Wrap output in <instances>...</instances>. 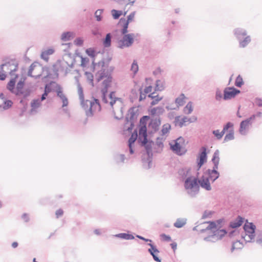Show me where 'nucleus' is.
Instances as JSON below:
<instances>
[{"mask_svg":"<svg viewBox=\"0 0 262 262\" xmlns=\"http://www.w3.org/2000/svg\"><path fill=\"white\" fill-rule=\"evenodd\" d=\"M96 79L98 82L101 81V91L103 94V100L104 102H107V101L105 100V95L113 84V77L111 73L108 69H103L96 73Z\"/></svg>","mask_w":262,"mask_h":262,"instance_id":"f257e3e1","label":"nucleus"},{"mask_svg":"<svg viewBox=\"0 0 262 262\" xmlns=\"http://www.w3.org/2000/svg\"><path fill=\"white\" fill-rule=\"evenodd\" d=\"M217 169L213 168V170L208 171L209 177L203 176L199 181L201 186L206 190H210L211 186L209 181H214L219 177V173L216 171Z\"/></svg>","mask_w":262,"mask_h":262,"instance_id":"f03ea898","label":"nucleus"},{"mask_svg":"<svg viewBox=\"0 0 262 262\" xmlns=\"http://www.w3.org/2000/svg\"><path fill=\"white\" fill-rule=\"evenodd\" d=\"M85 111H88V114L92 115L93 113L100 111L101 107L99 101L94 99L93 101L86 100L84 105H82Z\"/></svg>","mask_w":262,"mask_h":262,"instance_id":"7ed1b4c3","label":"nucleus"},{"mask_svg":"<svg viewBox=\"0 0 262 262\" xmlns=\"http://www.w3.org/2000/svg\"><path fill=\"white\" fill-rule=\"evenodd\" d=\"M70 67V65L64 60H58L53 64V70L56 74L59 72L67 73Z\"/></svg>","mask_w":262,"mask_h":262,"instance_id":"20e7f679","label":"nucleus"},{"mask_svg":"<svg viewBox=\"0 0 262 262\" xmlns=\"http://www.w3.org/2000/svg\"><path fill=\"white\" fill-rule=\"evenodd\" d=\"M244 229L246 233L244 238L245 241L250 242L255 236V226L251 223L247 222L245 223Z\"/></svg>","mask_w":262,"mask_h":262,"instance_id":"39448f33","label":"nucleus"},{"mask_svg":"<svg viewBox=\"0 0 262 262\" xmlns=\"http://www.w3.org/2000/svg\"><path fill=\"white\" fill-rule=\"evenodd\" d=\"M43 70V68L41 64L34 62L30 66L28 74L32 77L37 78L41 75Z\"/></svg>","mask_w":262,"mask_h":262,"instance_id":"423d86ee","label":"nucleus"},{"mask_svg":"<svg viewBox=\"0 0 262 262\" xmlns=\"http://www.w3.org/2000/svg\"><path fill=\"white\" fill-rule=\"evenodd\" d=\"M135 16V12H133L131 13L128 16L127 19L122 18L119 21V25L122 28V33L124 34L127 32V28L128 24L133 21L134 19Z\"/></svg>","mask_w":262,"mask_h":262,"instance_id":"0eeeda50","label":"nucleus"},{"mask_svg":"<svg viewBox=\"0 0 262 262\" xmlns=\"http://www.w3.org/2000/svg\"><path fill=\"white\" fill-rule=\"evenodd\" d=\"M199 181L196 178L191 177L186 179L185 182V187L186 189H198L199 188Z\"/></svg>","mask_w":262,"mask_h":262,"instance_id":"6e6552de","label":"nucleus"},{"mask_svg":"<svg viewBox=\"0 0 262 262\" xmlns=\"http://www.w3.org/2000/svg\"><path fill=\"white\" fill-rule=\"evenodd\" d=\"M205 224L208 225L206 227V229L212 230L214 233V235L221 237L226 234V231L225 230L216 229L217 227L214 222H207Z\"/></svg>","mask_w":262,"mask_h":262,"instance_id":"1a4fd4ad","label":"nucleus"},{"mask_svg":"<svg viewBox=\"0 0 262 262\" xmlns=\"http://www.w3.org/2000/svg\"><path fill=\"white\" fill-rule=\"evenodd\" d=\"M255 118V115H252L250 118L241 122L239 131L242 134H245L246 130L251 124V122Z\"/></svg>","mask_w":262,"mask_h":262,"instance_id":"9d476101","label":"nucleus"},{"mask_svg":"<svg viewBox=\"0 0 262 262\" xmlns=\"http://www.w3.org/2000/svg\"><path fill=\"white\" fill-rule=\"evenodd\" d=\"M135 35L133 34H128L124 36L123 39L120 40V47H129L132 45L134 41Z\"/></svg>","mask_w":262,"mask_h":262,"instance_id":"9b49d317","label":"nucleus"},{"mask_svg":"<svg viewBox=\"0 0 262 262\" xmlns=\"http://www.w3.org/2000/svg\"><path fill=\"white\" fill-rule=\"evenodd\" d=\"M239 90H237L233 88H228L224 91V99H229L234 97L236 94L239 93Z\"/></svg>","mask_w":262,"mask_h":262,"instance_id":"f8f14e48","label":"nucleus"},{"mask_svg":"<svg viewBox=\"0 0 262 262\" xmlns=\"http://www.w3.org/2000/svg\"><path fill=\"white\" fill-rule=\"evenodd\" d=\"M179 139L180 138H178L176 140H172L169 143L170 149L178 155H180V143Z\"/></svg>","mask_w":262,"mask_h":262,"instance_id":"ddd939ff","label":"nucleus"},{"mask_svg":"<svg viewBox=\"0 0 262 262\" xmlns=\"http://www.w3.org/2000/svg\"><path fill=\"white\" fill-rule=\"evenodd\" d=\"M232 127V123L231 122H228L223 128V129L222 131L220 132L219 130H215L213 131V135L216 137L217 139H221L224 134L225 133L226 131H227L229 129V127Z\"/></svg>","mask_w":262,"mask_h":262,"instance_id":"4468645a","label":"nucleus"},{"mask_svg":"<svg viewBox=\"0 0 262 262\" xmlns=\"http://www.w3.org/2000/svg\"><path fill=\"white\" fill-rule=\"evenodd\" d=\"M206 149L205 147H203L202 151L200 154L199 158V162L198 163L199 168H200L202 165L206 162Z\"/></svg>","mask_w":262,"mask_h":262,"instance_id":"2eb2a0df","label":"nucleus"},{"mask_svg":"<svg viewBox=\"0 0 262 262\" xmlns=\"http://www.w3.org/2000/svg\"><path fill=\"white\" fill-rule=\"evenodd\" d=\"M56 92L57 96L61 99L62 101V106H67L68 105V100L64 94L63 93L62 89L59 86Z\"/></svg>","mask_w":262,"mask_h":262,"instance_id":"dca6fc26","label":"nucleus"},{"mask_svg":"<svg viewBox=\"0 0 262 262\" xmlns=\"http://www.w3.org/2000/svg\"><path fill=\"white\" fill-rule=\"evenodd\" d=\"M149 245L150 246V248L149 249L148 251L151 254V255H152V256H153L154 260L156 261L160 262L161 260L157 256L159 251L152 244H149Z\"/></svg>","mask_w":262,"mask_h":262,"instance_id":"f3484780","label":"nucleus"},{"mask_svg":"<svg viewBox=\"0 0 262 262\" xmlns=\"http://www.w3.org/2000/svg\"><path fill=\"white\" fill-rule=\"evenodd\" d=\"M227 133L226 134L225 138L224 141L228 142L229 141L232 140L234 139V132L233 129V124L232 123V127H229L228 130L227 131Z\"/></svg>","mask_w":262,"mask_h":262,"instance_id":"a211bd4d","label":"nucleus"},{"mask_svg":"<svg viewBox=\"0 0 262 262\" xmlns=\"http://www.w3.org/2000/svg\"><path fill=\"white\" fill-rule=\"evenodd\" d=\"M54 53V50L53 48L48 49L42 52L41 57L43 60L48 61L49 58V56L52 55Z\"/></svg>","mask_w":262,"mask_h":262,"instance_id":"6ab92c4d","label":"nucleus"},{"mask_svg":"<svg viewBox=\"0 0 262 262\" xmlns=\"http://www.w3.org/2000/svg\"><path fill=\"white\" fill-rule=\"evenodd\" d=\"M137 133H133L128 140V146L129 148L130 153L133 154L134 153L132 145L134 143L137 138Z\"/></svg>","mask_w":262,"mask_h":262,"instance_id":"aec40b11","label":"nucleus"},{"mask_svg":"<svg viewBox=\"0 0 262 262\" xmlns=\"http://www.w3.org/2000/svg\"><path fill=\"white\" fill-rule=\"evenodd\" d=\"M139 137H143L144 138V142L145 143L147 142V129L146 126L144 125L142 126L139 129Z\"/></svg>","mask_w":262,"mask_h":262,"instance_id":"412c9836","label":"nucleus"},{"mask_svg":"<svg viewBox=\"0 0 262 262\" xmlns=\"http://www.w3.org/2000/svg\"><path fill=\"white\" fill-rule=\"evenodd\" d=\"M148 97L152 99V101L151 102V105L152 106L157 104L162 99V97H160L158 95H155V93L149 94L148 95Z\"/></svg>","mask_w":262,"mask_h":262,"instance_id":"4be33fe9","label":"nucleus"},{"mask_svg":"<svg viewBox=\"0 0 262 262\" xmlns=\"http://www.w3.org/2000/svg\"><path fill=\"white\" fill-rule=\"evenodd\" d=\"M243 223V219L241 217H238L236 220L230 223V226L233 228H235L241 226Z\"/></svg>","mask_w":262,"mask_h":262,"instance_id":"5701e85b","label":"nucleus"},{"mask_svg":"<svg viewBox=\"0 0 262 262\" xmlns=\"http://www.w3.org/2000/svg\"><path fill=\"white\" fill-rule=\"evenodd\" d=\"M105 100L107 101V103H110V105L112 107H113L114 104L116 102V100L117 98L115 97V94L114 92H111L109 96H108V99H110V101L107 100L106 97H105Z\"/></svg>","mask_w":262,"mask_h":262,"instance_id":"b1692460","label":"nucleus"},{"mask_svg":"<svg viewBox=\"0 0 262 262\" xmlns=\"http://www.w3.org/2000/svg\"><path fill=\"white\" fill-rule=\"evenodd\" d=\"M17 76H15L14 79H12L8 84L7 88L9 90H10L12 93L15 92V90L14 88L15 84V79L17 78Z\"/></svg>","mask_w":262,"mask_h":262,"instance_id":"393cba45","label":"nucleus"},{"mask_svg":"<svg viewBox=\"0 0 262 262\" xmlns=\"http://www.w3.org/2000/svg\"><path fill=\"white\" fill-rule=\"evenodd\" d=\"M111 13L114 19H118L121 15L123 14L125 15L126 14V12L123 13L122 11H118L115 9L112 10Z\"/></svg>","mask_w":262,"mask_h":262,"instance_id":"a878e982","label":"nucleus"},{"mask_svg":"<svg viewBox=\"0 0 262 262\" xmlns=\"http://www.w3.org/2000/svg\"><path fill=\"white\" fill-rule=\"evenodd\" d=\"M212 161L214 164L213 168L215 169H217L220 161V158L217 152H214Z\"/></svg>","mask_w":262,"mask_h":262,"instance_id":"bb28decb","label":"nucleus"},{"mask_svg":"<svg viewBox=\"0 0 262 262\" xmlns=\"http://www.w3.org/2000/svg\"><path fill=\"white\" fill-rule=\"evenodd\" d=\"M78 95L79 96V98L81 100V105H84V103L85 102V100L84 99V95H83V89L80 85H78Z\"/></svg>","mask_w":262,"mask_h":262,"instance_id":"cd10ccee","label":"nucleus"},{"mask_svg":"<svg viewBox=\"0 0 262 262\" xmlns=\"http://www.w3.org/2000/svg\"><path fill=\"white\" fill-rule=\"evenodd\" d=\"M23 86L24 82L19 81L17 84V87L15 90V92H14V93L17 95L23 94Z\"/></svg>","mask_w":262,"mask_h":262,"instance_id":"c85d7f7f","label":"nucleus"},{"mask_svg":"<svg viewBox=\"0 0 262 262\" xmlns=\"http://www.w3.org/2000/svg\"><path fill=\"white\" fill-rule=\"evenodd\" d=\"M73 38V33L71 32H66L64 33L61 35V40L62 41H66L70 40L71 38Z\"/></svg>","mask_w":262,"mask_h":262,"instance_id":"c756f323","label":"nucleus"},{"mask_svg":"<svg viewBox=\"0 0 262 262\" xmlns=\"http://www.w3.org/2000/svg\"><path fill=\"white\" fill-rule=\"evenodd\" d=\"M171 129V126L169 124L166 123L163 125L162 129L161 130L162 135L164 136L167 134Z\"/></svg>","mask_w":262,"mask_h":262,"instance_id":"7c9ffc66","label":"nucleus"},{"mask_svg":"<svg viewBox=\"0 0 262 262\" xmlns=\"http://www.w3.org/2000/svg\"><path fill=\"white\" fill-rule=\"evenodd\" d=\"M192 110L193 108L192 103L191 102H189L184 107L183 111L185 114H189L192 112Z\"/></svg>","mask_w":262,"mask_h":262,"instance_id":"2f4dec72","label":"nucleus"},{"mask_svg":"<svg viewBox=\"0 0 262 262\" xmlns=\"http://www.w3.org/2000/svg\"><path fill=\"white\" fill-rule=\"evenodd\" d=\"M111 44V36L110 33L106 34L105 39L103 41V45L105 47H108Z\"/></svg>","mask_w":262,"mask_h":262,"instance_id":"473e14b6","label":"nucleus"},{"mask_svg":"<svg viewBox=\"0 0 262 262\" xmlns=\"http://www.w3.org/2000/svg\"><path fill=\"white\" fill-rule=\"evenodd\" d=\"M164 88V83L161 80H157L156 81V89L158 91H162Z\"/></svg>","mask_w":262,"mask_h":262,"instance_id":"72a5a7b5","label":"nucleus"},{"mask_svg":"<svg viewBox=\"0 0 262 262\" xmlns=\"http://www.w3.org/2000/svg\"><path fill=\"white\" fill-rule=\"evenodd\" d=\"M251 41L250 36H247L242 41L240 42V46L241 47H246Z\"/></svg>","mask_w":262,"mask_h":262,"instance_id":"f704fd0d","label":"nucleus"},{"mask_svg":"<svg viewBox=\"0 0 262 262\" xmlns=\"http://www.w3.org/2000/svg\"><path fill=\"white\" fill-rule=\"evenodd\" d=\"M243 84V78L240 75H238L236 78L235 85L237 87H241Z\"/></svg>","mask_w":262,"mask_h":262,"instance_id":"c9c22d12","label":"nucleus"},{"mask_svg":"<svg viewBox=\"0 0 262 262\" xmlns=\"http://www.w3.org/2000/svg\"><path fill=\"white\" fill-rule=\"evenodd\" d=\"M103 10L101 9L97 10L95 13V17L97 21H100L101 20V15L102 14Z\"/></svg>","mask_w":262,"mask_h":262,"instance_id":"e433bc0d","label":"nucleus"},{"mask_svg":"<svg viewBox=\"0 0 262 262\" xmlns=\"http://www.w3.org/2000/svg\"><path fill=\"white\" fill-rule=\"evenodd\" d=\"M89 62V59L88 58L83 57L81 56V66L85 67Z\"/></svg>","mask_w":262,"mask_h":262,"instance_id":"4c0bfd02","label":"nucleus"},{"mask_svg":"<svg viewBox=\"0 0 262 262\" xmlns=\"http://www.w3.org/2000/svg\"><path fill=\"white\" fill-rule=\"evenodd\" d=\"M86 53L89 56L92 57H94L95 56V51L92 48L88 49L86 50Z\"/></svg>","mask_w":262,"mask_h":262,"instance_id":"58836bf2","label":"nucleus"},{"mask_svg":"<svg viewBox=\"0 0 262 262\" xmlns=\"http://www.w3.org/2000/svg\"><path fill=\"white\" fill-rule=\"evenodd\" d=\"M117 236L121 238H125L126 239H129L134 238V237L132 235L128 234H125V233L120 234L118 235Z\"/></svg>","mask_w":262,"mask_h":262,"instance_id":"ea45409f","label":"nucleus"},{"mask_svg":"<svg viewBox=\"0 0 262 262\" xmlns=\"http://www.w3.org/2000/svg\"><path fill=\"white\" fill-rule=\"evenodd\" d=\"M131 70L134 73H136L138 71V66L137 63V62L134 61L131 67Z\"/></svg>","mask_w":262,"mask_h":262,"instance_id":"a19ab883","label":"nucleus"},{"mask_svg":"<svg viewBox=\"0 0 262 262\" xmlns=\"http://www.w3.org/2000/svg\"><path fill=\"white\" fill-rule=\"evenodd\" d=\"M40 104V101L39 100H34L31 103V106L33 109H35L38 107Z\"/></svg>","mask_w":262,"mask_h":262,"instance_id":"79ce46f5","label":"nucleus"},{"mask_svg":"<svg viewBox=\"0 0 262 262\" xmlns=\"http://www.w3.org/2000/svg\"><path fill=\"white\" fill-rule=\"evenodd\" d=\"M160 237L163 241L170 242L171 241V237L169 235H166L165 234H161Z\"/></svg>","mask_w":262,"mask_h":262,"instance_id":"37998d69","label":"nucleus"},{"mask_svg":"<svg viewBox=\"0 0 262 262\" xmlns=\"http://www.w3.org/2000/svg\"><path fill=\"white\" fill-rule=\"evenodd\" d=\"M196 120V117H193L191 119H187V118H184L183 119V121H181V125L185 124L186 122H194Z\"/></svg>","mask_w":262,"mask_h":262,"instance_id":"c03bdc74","label":"nucleus"},{"mask_svg":"<svg viewBox=\"0 0 262 262\" xmlns=\"http://www.w3.org/2000/svg\"><path fill=\"white\" fill-rule=\"evenodd\" d=\"M63 214V211L61 209H58L56 212L55 215L57 218L61 216Z\"/></svg>","mask_w":262,"mask_h":262,"instance_id":"a18cd8bd","label":"nucleus"},{"mask_svg":"<svg viewBox=\"0 0 262 262\" xmlns=\"http://www.w3.org/2000/svg\"><path fill=\"white\" fill-rule=\"evenodd\" d=\"M85 75L87 76L88 79L90 81L91 83H93V75L92 73L86 72Z\"/></svg>","mask_w":262,"mask_h":262,"instance_id":"49530a36","label":"nucleus"},{"mask_svg":"<svg viewBox=\"0 0 262 262\" xmlns=\"http://www.w3.org/2000/svg\"><path fill=\"white\" fill-rule=\"evenodd\" d=\"M180 100L179 99V98H177V99H176V101H175L176 106V107H172V106H169L168 107H169L170 109L179 108V105H180Z\"/></svg>","mask_w":262,"mask_h":262,"instance_id":"de8ad7c7","label":"nucleus"},{"mask_svg":"<svg viewBox=\"0 0 262 262\" xmlns=\"http://www.w3.org/2000/svg\"><path fill=\"white\" fill-rule=\"evenodd\" d=\"M12 103H13L11 101L7 100V101H5V106H4V107L5 108H8L9 107H10V106H12Z\"/></svg>","mask_w":262,"mask_h":262,"instance_id":"09e8293b","label":"nucleus"},{"mask_svg":"<svg viewBox=\"0 0 262 262\" xmlns=\"http://www.w3.org/2000/svg\"><path fill=\"white\" fill-rule=\"evenodd\" d=\"M152 87L151 86H148L145 88L144 89V92L145 94L152 93Z\"/></svg>","mask_w":262,"mask_h":262,"instance_id":"8fccbe9b","label":"nucleus"},{"mask_svg":"<svg viewBox=\"0 0 262 262\" xmlns=\"http://www.w3.org/2000/svg\"><path fill=\"white\" fill-rule=\"evenodd\" d=\"M162 110V108H159V107L153 108L150 111V114L151 115H155L157 113V110Z\"/></svg>","mask_w":262,"mask_h":262,"instance_id":"3c124183","label":"nucleus"},{"mask_svg":"<svg viewBox=\"0 0 262 262\" xmlns=\"http://www.w3.org/2000/svg\"><path fill=\"white\" fill-rule=\"evenodd\" d=\"M241 245H242L241 243L238 241L234 242L232 245V250H234V249L237 248V247H238V246H241Z\"/></svg>","mask_w":262,"mask_h":262,"instance_id":"603ef678","label":"nucleus"},{"mask_svg":"<svg viewBox=\"0 0 262 262\" xmlns=\"http://www.w3.org/2000/svg\"><path fill=\"white\" fill-rule=\"evenodd\" d=\"M222 97V94L221 91H217L216 92V99L217 100L220 99Z\"/></svg>","mask_w":262,"mask_h":262,"instance_id":"864d4df0","label":"nucleus"},{"mask_svg":"<svg viewBox=\"0 0 262 262\" xmlns=\"http://www.w3.org/2000/svg\"><path fill=\"white\" fill-rule=\"evenodd\" d=\"M75 43L76 45H81L82 44V40L80 39H77L75 41Z\"/></svg>","mask_w":262,"mask_h":262,"instance_id":"5fc2aeb1","label":"nucleus"},{"mask_svg":"<svg viewBox=\"0 0 262 262\" xmlns=\"http://www.w3.org/2000/svg\"><path fill=\"white\" fill-rule=\"evenodd\" d=\"M6 77V75L0 72V80H4Z\"/></svg>","mask_w":262,"mask_h":262,"instance_id":"6e6d98bb","label":"nucleus"},{"mask_svg":"<svg viewBox=\"0 0 262 262\" xmlns=\"http://www.w3.org/2000/svg\"><path fill=\"white\" fill-rule=\"evenodd\" d=\"M51 91V90L48 84H47L45 88V92L49 93Z\"/></svg>","mask_w":262,"mask_h":262,"instance_id":"4d7b16f0","label":"nucleus"},{"mask_svg":"<svg viewBox=\"0 0 262 262\" xmlns=\"http://www.w3.org/2000/svg\"><path fill=\"white\" fill-rule=\"evenodd\" d=\"M256 103L257 105L261 106H262V100L261 99H257L256 101Z\"/></svg>","mask_w":262,"mask_h":262,"instance_id":"13d9d810","label":"nucleus"},{"mask_svg":"<svg viewBox=\"0 0 262 262\" xmlns=\"http://www.w3.org/2000/svg\"><path fill=\"white\" fill-rule=\"evenodd\" d=\"M171 247L173 251H174L177 249V245L176 243H173L171 244Z\"/></svg>","mask_w":262,"mask_h":262,"instance_id":"bf43d9fd","label":"nucleus"},{"mask_svg":"<svg viewBox=\"0 0 262 262\" xmlns=\"http://www.w3.org/2000/svg\"><path fill=\"white\" fill-rule=\"evenodd\" d=\"M48 94V93L45 92L42 95V97L41 98V100L42 101V100H45L46 98V97L47 96Z\"/></svg>","mask_w":262,"mask_h":262,"instance_id":"052dcab7","label":"nucleus"},{"mask_svg":"<svg viewBox=\"0 0 262 262\" xmlns=\"http://www.w3.org/2000/svg\"><path fill=\"white\" fill-rule=\"evenodd\" d=\"M174 226L177 228H180V221L178 220L175 223H174Z\"/></svg>","mask_w":262,"mask_h":262,"instance_id":"680f3d73","label":"nucleus"},{"mask_svg":"<svg viewBox=\"0 0 262 262\" xmlns=\"http://www.w3.org/2000/svg\"><path fill=\"white\" fill-rule=\"evenodd\" d=\"M145 98V95L143 94H142V93H141L140 96V98H139L140 101H141L142 100H143Z\"/></svg>","mask_w":262,"mask_h":262,"instance_id":"e2e57ef3","label":"nucleus"},{"mask_svg":"<svg viewBox=\"0 0 262 262\" xmlns=\"http://www.w3.org/2000/svg\"><path fill=\"white\" fill-rule=\"evenodd\" d=\"M18 244L17 242H14L12 244V246L13 248H15L17 247Z\"/></svg>","mask_w":262,"mask_h":262,"instance_id":"0e129e2a","label":"nucleus"},{"mask_svg":"<svg viewBox=\"0 0 262 262\" xmlns=\"http://www.w3.org/2000/svg\"><path fill=\"white\" fill-rule=\"evenodd\" d=\"M187 151V148H184V149H182L181 147V155L183 154H185Z\"/></svg>","mask_w":262,"mask_h":262,"instance_id":"69168bd1","label":"nucleus"},{"mask_svg":"<svg viewBox=\"0 0 262 262\" xmlns=\"http://www.w3.org/2000/svg\"><path fill=\"white\" fill-rule=\"evenodd\" d=\"M138 237H139V238L142 239H143V240H144L145 241H149V239H145V238H144V237H141V236H138Z\"/></svg>","mask_w":262,"mask_h":262,"instance_id":"338daca9","label":"nucleus"},{"mask_svg":"<svg viewBox=\"0 0 262 262\" xmlns=\"http://www.w3.org/2000/svg\"><path fill=\"white\" fill-rule=\"evenodd\" d=\"M11 65L9 63H8V64H3V67H6L7 68H9L11 66Z\"/></svg>","mask_w":262,"mask_h":262,"instance_id":"774afa93","label":"nucleus"}]
</instances>
